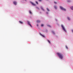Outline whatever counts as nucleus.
<instances>
[{
    "label": "nucleus",
    "instance_id": "23",
    "mask_svg": "<svg viewBox=\"0 0 73 73\" xmlns=\"http://www.w3.org/2000/svg\"><path fill=\"white\" fill-rule=\"evenodd\" d=\"M39 1H41L42 0H39Z\"/></svg>",
    "mask_w": 73,
    "mask_h": 73
},
{
    "label": "nucleus",
    "instance_id": "2",
    "mask_svg": "<svg viewBox=\"0 0 73 73\" xmlns=\"http://www.w3.org/2000/svg\"><path fill=\"white\" fill-rule=\"evenodd\" d=\"M61 27L62 28V29L64 31H65V32H66V30H65V28L64 27V26L62 25H61Z\"/></svg>",
    "mask_w": 73,
    "mask_h": 73
},
{
    "label": "nucleus",
    "instance_id": "15",
    "mask_svg": "<svg viewBox=\"0 0 73 73\" xmlns=\"http://www.w3.org/2000/svg\"><path fill=\"white\" fill-rule=\"evenodd\" d=\"M36 3L37 4H38V2L37 1H36Z\"/></svg>",
    "mask_w": 73,
    "mask_h": 73
},
{
    "label": "nucleus",
    "instance_id": "3",
    "mask_svg": "<svg viewBox=\"0 0 73 73\" xmlns=\"http://www.w3.org/2000/svg\"><path fill=\"white\" fill-rule=\"evenodd\" d=\"M60 8L62 9V10H63V11H66V9H65V8H63V7L60 6Z\"/></svg>",
    "mask_w": 73,
    "mask_h": 73
},
{
    "label": "nucleus",
    "instance_id": "9",
    "mask_svg": "<svg viewBox=\"0 0 73 73\" xmlns=\"http://www.w3.org/2000/svg\"><path fill=\"white\" fill-rule=\"evenodd\" d=\"M37 23H40V21L39 20H38L37 21Z\"/></svg>",
    "mask_w": 73,
    "mask_h": 73
},
{
    "label": "nucleus",
    "instance_id": "27",
    "mask_svg": "<svg viewBox=\"0 0 73 73\" xmlns=\"http://www.w3.org/2000/svg\"><path fill=\"white\" fill-rule=\"evenodd\" d=\"M46 13L47 14H48V13L47 12H46Z\"/></svg>",
    "mask_w": 73,
    "mask_h": 73
},
{
    "label": "nucleus",
    "instance_id": "24",
    "mask_svg": "<svg viewBox=\"0 0 73 73\" xmlns=\"http://www.w3.org/2000/svg\"><path fill=\"white\" fill-rule=\"evenodd\" d=\"M37 27H38V25L37 24Z\"/></svg>",
    "mask_w": 73,
    "mask_h": 73
},
{
    "label": "nucleus",
    "instance_id": "19",
    "mask_svg": "<svg viewBox=\"0 0 73 73\" xmlns=\"http://www.w3.org/2000/svg\"><path fill=\"white\" fill-rule=\"evenodd\" d=\"M48 42H49V43H50V41H49V40H48Z\"/></svg>",
    "mask_w": 73,
    "mask_h": 73
},
{
    "label": "nucleus",
    "instance_id": "29",
    "mask_svg": "<svg viewBox=\"0 0 73 73\" xmlns=\"http://www.w3.org/2000/svg\"><path fill=\"white\" fill-rule=\"evenodd\" d=\"M71 7L72 8H73V7Z\"/></svg>",
    "mask_w": 73,
    "mask_h": 73
},
{
    "label": "nucleus",
    "instance_id": "6",
    "mask_svg": "<svg viewBox=\"0 0 73 73\" xmlns=\"http://www.w3.org/2000/svg\"><path fill=\"white\" fill-rule=\"evenodd\" d=\"M13 3L15 5H17V3L16 1H14Z\"/></svg>",
    "mask_w": 73,
    "mask_h": 73
},
{
    "label": "nucleus",
    "instance_id": "10",
    "mask_svg": "<svg viewBox=\"0 0 73 73\" xmlns=\"http://www.w3.org/2000/svg\"><path fill=\"white\" fill-rule=\"evenodd\" d=\"M52 34H53V35H55V33H54V31H52Z\"/></svg>",
    "mask_w": 73,
    "mask_h": 73
},
{
    "label": "nucleus",
    "instance_id": "5",
    "mask_svg": "<svg viewBox=\"0 0 73 73\" xmlns=\"http://www.w3.org/2000/svg\"><path fill=\"white\" fill-rule=\"evenodd\" d=\"M31 3L33 5H34V6H36V5L35 3H33V2H31Z\"/></svg>",
    "mask_w": 73,
    "mask_h": 73
},
{
    "label": "nucleus",
    "instance_id": "12",
    "mask_svg": "<svg viewBox=\"0 0 73 73\" xmlns=\"http://www.w3.org/2000/svg\"><path fill=\"white\" fill-rule=\"evenodd\" d=\"M47 26L49 27H51V26H50V25H47Z\"/></svg>",
    "mask_w": 73,
    "mask_h": 73
},
{
    "label": "nucleus",
    "instance_id": "7",
    "mask_svg": "<svg viewBox=\"0 0 73 73\" xmlns=\"http://www.w3.org/2000/svg\"><path fill=\"white\" fill-rule=\"evenodd\" d=\"M40 8L41 9H42V10L43 11H45V10H44V9H43V8H42V7H41Z\"/></svg>",
    "mask_w": 73,
    "mask_h": 73
},
{
    "label": "nucleus",
    "instance_id": "13",
    "mask_svg": "<svg viewBox=\"0 0 73 73\" xmlns=\"http://www.w3.org/2000/svg\"><path fill=\"white\" fill-rule=\"evenodd\" d=\"M54 8H55V9H57V6H55L54 7Z\"/></svg>",
    "mask_w": 73,
    "mask_h": 73
},
{
    "label": "nucleus",
    "instance_id": "8",
    "mask_svg": "<svg viewBox=\"0 0 73 73\" xmlns=\"http://www.w3.org/2000/svg\"><path fill=\"white\" fill-rule=\"evenodd\" d=\"M29 12L30 13L31 15H32V13L31 10H29Z\"/></svg>",
    "mask_w": 73,
    "mask_h": 73
},
{
    "label": "nucleus",
    "instance_id": "21",
    "mask_svg": "<svg viewBox=\"0 0 73 73\" xmlns=\"http://www.w3.org/2000/svg\"><path fill=\"white\" fill-rule=\"evenodd\" d=\"M68 2H70V1L69 0H68Z\"/></svg>",
    "mask_w": 73,
    "mask_h": 73
},
{
    "label": "nucleus",
    "instance_id": "20",
    "mask_svg": "<svg viewBox=\"0 0 73 73\" xmlns=\"http://www.w3.org/2000/svg\"><path fill=\"white\" fill-rule=\"evenodd\" d=\"M44 26V25L43 24H42L41 25V27H43Z\"/></svg>",
    "mask_w": 73,
    "mask_h": 73
},
{
    "label": "nucleus",
    "instance_id": "18",
    "mask_svg": "<svg viewBox=\"0 0 73 73\" xmlns=\"http://www.w3.org/2000/svg\"><path fill=\"white\" fill-rule=\"evenodd\" d=\"M41 36H42L43 37H45V36L44 35H41Z\"/></svg>",
    "mask_w": 73,
    "mask_h": 73
},
{
    "label": "nucleus",
    "instance_id": "16",
    "mask_svg": "<svg viewBox=\"0 0 73 73\" xmlns=\"http://www.w3.org/2000/svg\"><path fill=\"white\" fill-rule=\"evenodd\" d=\"M68 19L69 20H70V18L68 17Z\"/></svg>",
    "mask_w": 73,
    "mask_h": 73
},
{
    "label": "nucleus",
    "instance_id": "22",
    "mask_svg": "<svg viewBox=\"0 0 73 73\" xmlns=\"http://www.w3.org/2000/svg\"><path fill=\"white\" fill-rule=\"evenodd\" d=\"M54 4H57V2H54Z\"/></svg>",
    "mask_w": 73,
    "mask_h": 73
},
{
    "label": "nucleus",
    "instance_id": "4",
    "mask_svg": "<svg viewBox=\"0 0 73 73\" xmlns=\"http://www.w3.org/2000/svg\"><path fill=\"white\" fill-rule=\"evenodd\" d=\"M28 25H30V27H32V25H31V23H30V22H29L28 21Z\"/></svg>",
    "mask_w": 73,
    "mask_h": 73
},
{
    "label": "nucleus",
    "instance_id": "17",
    "mask_svg": "<svg viewBox=\"0 0 73 73\" xmlns=\"http://www.w3.org/2000/svg\"><path fill=\"white\" fill-rule=\"evenodd\" d=\"M41 36H42L43 37H45V36L44 35H41Z\"/></svg>",
    "mask_w": 73,
    "mask_h": 73
},
{
    "label": "nucleus",
    "instance_id": "28",
    "mask_svg": "<svg viewBox=\"0 0 73 73\" xmlns=\"http://www.w3.org/2000/svg\"><path fill=\"white\" fill-rule=\"evenodd\" d=\"M72 32H73V30H72Z\"/></svg>",
    "mask_w": 73,
    "mask_h": 73
},
{
    "label": "nucleus",
    "instance_id": "11",
    "mask_svg": "<svg viewBox=\"0 0 73 73\" xmlns=\"http://www.w3.org/2000/svg\"><path fill=\"white\" fill-rule=\"evenodd\" d=\"M47 10L48 11H49V9L48 8H46Z\"/></svg>",
    "mask_w": 73,
    "mask_h": 73
},
{
    "label": "nucleus",
    "instance_id": "1",
    "mask_svg": "<svg viewBox=\"0 0 73 73\" xmlns=\"http://www.w3.org/2000/svg\"><path fill=\"white\" fill-rule=\"evenodd\" d=\"M56 54L60 58H61V59H62L63 58V56H62V54H61V53L58 52Z\"/></svg>",
    "mask_w": 73,
    "mask_h": 73
},
{
    "label": "nucleus",
    "instance_id": "14",
    "mask_svg": "<svg viewBox=\"0 0 73 73\" xmlns=\"http://www.w3.org/2000/svg\"><path fill=\"white\" fill-rule=\"evenodd\" d=\"M19 23H21V24H23V22H22L21 21H19Z\"/></svg>",
    "mask_w": 73,
    "mask_h": 73
},
{
    "label": "nucleus",
    "instance_id": "26",
    "mask_svg": "<svg viewBox=\"0 0 73 73\" xmlns=\"http://www.w3.org/2000/svg\"><path fill=\"white\" fill-rule=\"evenodd\" d=\"M71 9L72 10H73V9H72V8H71Z\"/></svg>",
    "mask_w": 73,
    "mask_h": 73
},
{
    "label": "nucleus",
    "instance_id": "25",
    "mask_svg": "<svg viewBox=\"0 0 73 73\" xmlns=\"http://www.w3.org/2000/svg\"><path fill=\"white\" fill-rule=\"evenodd\" d=\"M66 48L67 49H68V47L67 46H66Z\"/></svg>",
    "mask_w": 73,
    "mask_h": 73
}]
</instances>
